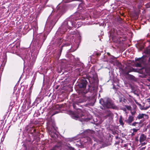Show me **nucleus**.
<instances>
[{
    "mask_svg": "<svg viewBox=\"0 0 150 150\" xmlns=\"http://www.w3.org/2000/svg\"><path fill=\"white\" fill-rule=\"evenodd\" d=\"M77 18L74 16H71L67 21H65L61 26V28L64 32L67 30V28L69 29L72 27H74L76 22L75 21L77 20Z\"/></svg>",
    "mask_w": 150,
    "mask_h": 150,
    "instance_id": "obj_1",
    "label": "nucleus"
},
{
    "mask_svg": "<svg viewBox=\"0 0 150 150\" xmlns=\"http://www.w3.org/2000/svg\"><path fill=\"white\" fill-rule=\"evenodd\" d=\"M100 103L104 108H112L115 109L117 108V106L113 104L111 100L109 98L101 99L100 100Z\"/></svg>",
    "mask_w": 150,
    "mask_h": 150,
    "instance_id": "obj_2",
    "label": "nucleus"
},
{
    "mask_svg": "<svg viewBox=\"0 0 150 150\" xmlns=\"http://www.w3.org/2000/svg\"><path fill=\"white\" fill-rule=\"evenodd\" d=\"M73 118L76 120L79 119L81 122L85 121L86 119L80 110L78 111L77 114L73 115Z\"/></svg>",
    "mask_w": 150,
    "mask_h": 150,
    "instance_id": "obj_3",
    "label": "nucleus"
},
{
    "mask_svg": "<svg viewBox=\"0 0 150 150\" xmlns=\"http://www.w3.org/2000/svg\"><path fill=\"white\" fill-rule=\"evenodd\" d=\"M52 126V127L51 129L49 128V127H48V131L50 135L53 138L54 137H55L56 135L55 133L57 128L55 127V124L54 123H53Z\"/></svg>",
    "mask_w": 150,
    "mask_h": 150,
    "instance_id": "obj_4",
    "label": "nucleus"
},
{
    "mask_svg": "<svg viewBox=\"0 0 150 150\" xmlns=\"http://www.w3.org/2000/svg\"><path fill=\"white\" fill-rule=\"evenodd\" d=\"M135 65L137 67H141L144 64V61L142 58H139L136 60Z\"/></svg>",
    "mask_w": 150,
    "mask_h": 150,
    "instance_id": "obj_5",
    "label": "nucleus"
},
{
    "mask_svg": "<svg viewBox=\"0 0 150 150\" xmlns=\"http://www.w3.org/2000/svg\"><path fill=\"white\" fill-rule=\"evenodd\" d=\"M146 103L147 106L140 108V109L141 110H146L150 107V98L146 99Z\"/></svg>",
    "mask_w": 150,
    "mask_h": 150,
    "instance_id": "obj_6",
    "label": "nucleus"
},
{
    "mask_svg": "<svg viewBox=\"0 0 150 150\" xmlns=\"http://www.w3.org/2000/svg\"><path fill=\"white\" fill-rule=\"evenodd\" d=\"M145 117V119H148L149 117L148 115L145 114H139L136 117V119L140 120L144 118Z\"/></svg>",
    "mask_w": 150,
    "mask_h": 150,
    "instance_id": "obj_7",
    "label": "nucleus"
},
{
    "mask_svg": "<svg viewBox=\"0 0 150 150\" xmlns=\"http://www.w3.org/2000/svg\"><path fill=\"white\" fill-rule=\"evenodd\" d=\"M135 71V69L133 68H126L125 69V73L126 74H128L130 72Z\"/></svg>",
    "mask_w": 150,
    "mask_h": 150,
    "instance_id": "obj_8",
    "label": "nucleus"
},
{
    "mask_svg": "<svg viewBox=\"0 0 150 150\" xmlns=\"http://www.w3.org/2000/svg\"><path fill=\"white\" fill-rule=\"evenodd\" d=\"M87 81L86 80L82 81L79 84V87L81 88H85L86 86Z\"/></svg>",
    "mask_w": 150,
    "mask_h": 150,
    "instance_id": "obj_9",
    "label": "nucleus"
},
{
    "mask_svg": "<svg viewBox=\"0 0 150 150\" xmlns=\"http://www.w3.org/2000/svg\"><path fill=\"white\" fill-rule=\"evenodd\" d=\"M146 136L144 134H141L139 138V142H142L144 141L146 139Z\"/></svg>",
    "mask_w": 150,
    "mask_h": 150,
    "instance_id": "obj_10",
    "label": "nucleus"
},
{
    "mask_svg": "<svg viewBox=\"0 0 150 150\" xmlns=\"http://www.w3.org/2000/svg\"><path fill=\"white\" fill-rule=\"evenodd\" d=\"M133 117L132 116H129L126 122L130 124L133 121Z\"/></svg>",
    "mask_w": 150,
    "mask_h": 150,
    "instance_id": "obj_11",
    "label": "nucleus"
},
{
    "mask_svg": "<svg viewBox=\"0 0 150 150\" xmlns=\"http://www.w3.org/2000/svg\"><path fill=\"white\" fill-rule=\"evenodd\" d=\"M119 121L120 124L123 126L124 124V123L123 122L122 116H120Z\"/></svg>",
    "mask_w": 150,
    "mask_h": 150,
    "instance_id": "obj_12",
    "label": "nucleus"
},
{
    "mask_svg": "<svg viewBox=\"0 0 150 150\" xmlns=\"http://www.w3.org/2000/svg\"><path fill=\"white\" fill-rule=\"evenodd\" d=\"M83 3H82L79 4L78 6V8L80 10H81L84 7Z\"/></svg>",
    "mask_w": 150,
    "mask_h": 150,
    "instance_id": "obj_13",
    "label": "nucleus"
},
{
    "mask_svg": "<svg viewBox=\"0 0 150 150\" xmlns=\"http://www.w3.org/2000/svg\"><path fill=\"white\" fill-rule=\"evenodd\" d=\"M145 53L146 54H150V48H148L145 51Z\"/></svg>",
    "mask_w": 150,
    "mask_h": 150,
    "instance_id": "obj_14",
    "label": "nucleus"
},
{
    "mask_svg": "<svg viewBox=\"0 0 150 150\" xmlns=\"http://www.w3.org/2000/svg\"><path fill=\"white\" fill-rule=\"evenodd\" d=\"M66 147H67L68 150H74V149L71 147L68 146H66Z\"/></svg>",
    "mask_w": 150,
    "mask_h": 150,
    "instance_id": "obj_15",
    "label": "nucleus"
},
{
    "mask_svg": "<svg viewBox=\"0 0 150 150\" xmlns=\"http://www.w3.org/2000/svg\"><path fill=\"white\" fill-rule=\"evenodd\" d=\"M138 124V122H135L132 123V125L133 126H135L137 124Z\"/></svg>",
    "mask_w": 150,
    "mask_h": 150,
    "instance_id": "obj_16",
    "label": "nucleus"
},
{
    "mask_svg": "<svg viewBox=\"0 0 150 150\" xmlns=\"http://www.w3.org/2000/svg\"><path fill=\"white\" fill-rule=\"evenodd\" d=\"M126 107L128 110H130L131 108V107L130 106L127 105L126 106Z\"/></svg>",
    "mask_w": 150,
    "mask_h": 150,
    "instance_id": "obj_17",
    "label": "nucleus"
},
{
    "mask_svg": "<svg viewBox=\"0 0 150 150\" xmlns=\"http://www.w3.org/2000/svg\"><path fill=\"white\" fill-rule=\"evenodd\" d=\"M132 130L134 132H137V131L138 130V129H135V128H134L132 129Z\"/></svg>",
    "mask_w": 150,
    "mask_h": 150,
    "instance_id": "obj_18",
    "label": "nucleus"
},
{
    "mask_svg": "<svg viewBox=\"0 0 150 150\" xmlns=\"http://www.w3.org/2000/svg\"><path fill=\"white\" fill-rule=\"evenodd\" d=\"M59 146H55L52 149V150H55L56 148L58 147Z\"/></svg>",
    "mask_w": 150,
    "mask_h": 150,
    "instance_id": "obj_19",
    "label": "nucleus"
},
{
    "mask_svg": "<svg viewBox=\"0 0 150 150\" xmlns=\"http://www.w3.org/2000/svg\"><path fill=\"white\" fill-rule=\"evenodd\" d=\"M81 102H81V101L76 102L75 103L77 104H78L79 103H81Z\"/></svg>",
    "mask_w": 150,
    "mask_h": 150,
    "instance_id": "obj_20",
    "label": "nucleus"
},
{
    "mask_svg": "<svg viewBox=\"0 0 150 150\" xmlns=\"http://www.w3.org/2000/svg\"><path fill=\"white\" fill-rule=\"evenodd\" d=\"M81 23L80 22H78L77 23V24L78 25V27H79L80 26H79V24H81Z\"/></svg>",
    "mask_w": 150,
    "mask_h": 150,
    "instance_id": "obj_21",
    "label": "nucleus"
},
{
    "mask_svg": "<svg viewBox=\"0 0 150 150\" xmlns=\"http://www.w3.org/2000/svg\"><path fill=\"white\" fill-rule=\"evenodd\" d=\"M57 106H58L59 108H62V105H57Z\"/></svg>",
    "mask_w": 150,
    "mask_h": 150,
    "instance_id": "obj_22",
    "label": "nucleus"
},
{
    "mask_svg": "<svg viewBox=\"0 0 150 150\" xmlns=\"http://www.w3.org/2000/svg\"><path fill=\"white\" fill-rule=\"evenodd\" d=\"M115 138L116 139H117L118 138V137L117 136H116L115 137Z\"/></svg>",
    "mask_w": 150,
    "mask_h": 150,
    "instance_id": "obj_23",
    "label": "nucleus"
},
{
    "mask_svg": "<svg viewBox=\"0 0 150 150\" xmlns=\"http://www.w3.org/2000/svg\"><path fill=\"white\" fill-rule=\"evenodd\" d=\"M149 62H150V57L149 58Z\"/></svg>",
    "mask_w": 150,
    "mask_h": 150,
    "instance_id": "obj_24",
    "label": "nucleus"
},
{
    "mask_svg": "<svg viewBox=\"0 0 150 150\" xmlns=\"http://www.w3.org/2000/svg\"><path fill=\"white\" fill-rule=\"evenodd\" d=\"M97 55L98 56V55H99V54H97Z\"/></svg>",
    "mask_w": 150,
    "mask_h": 150,
    "instance_id": "obj_25",
    "label": "nucleus"
},
{
    "mask_svg": "<svg viewBox=\"0 0 150 150\" xmlns=\"http://www.w3.org/2000/svg\"><path fill=\"white\" fill-rule=\"evenodd\" d=\"M56 113H54V114H53L52 115H54Z\"/></svg>",
    "mask_w": 150,
    "mask_h": 150,
    "instance_id": "obj_26",
    "label": "nucleus"
},
{
    "mask_svg": "<svg viewBox=\"0 0 150 150\" xmlns=\"http://www.w3.org/2000/svg\"><path fill=\"white\" fill-rule=\"evenodd\" d=\"M124 110L125 111L126 110V109H124Z\"/></svg>",
    "mask_w": 150,
    "mask_h": 150,
    "instance_id": "obj_27",
    "label": "nucleus"
},
{
    "mask_svg": "<svg viewBox=\"0 0 150 150\" xmlns=\"http://www.w3.org/2000/svg\"><path fill=\"white\" fill-rule=\"evenodd\" d=\"M132 114L133 115V113L132 112Z\"/></svg>",
    "mask_w": 150,
    "mask_h": 150,
    "instance_id": "obj_28",
    "label": "nucleus"
},
{
    "mask_svg": "<svg viewBox=\"0 0 150 150\" xmlns=\"http://www.w3.org/2000/svg\"><path fill=\"white\" fill-rule=\"evenodd\" d=\"M138 105H141L140 104H138Z\"/></svg>",
    "mask_w": 150,
    "mask_h": 150,
    "instance_id": "obj_29",
    "label": "nucleus"
}]
</instances>
